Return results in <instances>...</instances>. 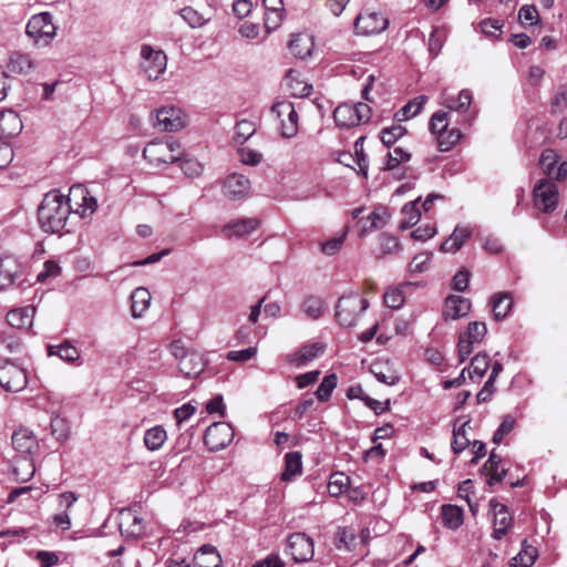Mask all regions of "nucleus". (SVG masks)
I'll return each mask as SVG.
<instances>
[{"instance_id": "nucleus-1", "label": "nucleus", "mask_w": 567, "mask_h": 567, "mask_svg": "<svg viewBox=\"0 0 567 567\" xmlns=\"http://www.w3.org/2000/svg\"><path fill=\"white\" fill-rule=\"evenodd\" d=\"M71 213L65 195L53 189L44 195L38 209L40 226L45 233H59L65 228Z\"/></svg>"}, {"instance_id": "nucleus-2", "label": "nucleus", "mask_w": 567, "mask_h": 567, "mask_svg": "<svg viewBox=\"0 0 567 567\" xmlns=\"http://www.w3.org/2000/svg\"><path fill=\"white\" fill-rule=\"evenodd\" d=\"M369 301L355 292L342 295L336 306V319L343 328L355 327Z\"/></svg>"}, {"instance_id": "nucleus-3", "label": "nucleus", "mask_w": 567, "mask_h": 567, "mask_svg": "<svg viewBox=\"0 0 567 567\" xmlns=\"http://www.w3.org/2000/svg\"><path fill=\"white\" fill-rule=\"evenodd\" d=\"M451 113L446 111L435 112L429 123L430 131L435 135L439 148L442 152L451 150L462 137L457 127H451Z\"/></svg>"}, {"instance_id": "nucleus-4", "label": "nucleus", "mask_w": 567, "mask_h": 567, "mask_svg": "<svg viewBox=\"0 0 567 567\" xmlns=\"http://www.w3.org/2000/svg\"><path fill=\"white\" fill-rule=\"evenodd\" d=\"M179 144L172 137L154 140L143 150L144 158L152 165L169 164L179 161Z\"/></svg>"}, {"instance_id": "nucleus-5", "label": "nucleus", "mask_w": 567, "mask_h": 567, "mask_svg": "<svg viewBox=\"0 0 567 567\" xmlns=\"http://www.w3.org/2000/svg\"><path fill=\"white\" fill-rule=\"evenodd\" d=\"M25 33L35 45L50 44L56 34L51 13L41 12L32 16L27 23Z\"/></svg>"}, {"instance_id": "nucleus-6", "label": "nucleus", "mask_w": 567, "mask_h": 567, "mask_svg": "<svg viewBox=\"0 0 567 567\" xmlns=\"http://www.w3.org/2000/svg\"><path fill=\"white\" fill-rule=\"evenodd\" d=\"M371 107L365 103H343L333 112V118L340 127H354L370 120Z\"/></svg>"}, {"instance_id": "nucleus-7", "label": "nucleus", "mask_w": 567, "mask_h": 567, "mask_svg": "<svg viewBox=\"0 0 567 567\" xmlns=\"http://www.w3.org/2000/svg\"><path fill=\"white\" fill-rule=\"evenodd\" d=\"M559 200L558 186L555 182L549 179L538 181L533 189V202L534 206L545 213H553Z\"/></svg>"}, {"instance_id": "nucleus-8", "label": "nucleus", "mask_w": 567, "mask_h": 567, "mask_svg": "<svg viewBox=\"0 0 567 567\" xmlns=\"http://www.w3.org/2000/svg\"><path fill=\"white\" fill-rule=\"evenodd\" d=\"M71 212L84 218L91 216L97 208V202L83 185H74L65 196Z\"/></svg>"}, {"instance_id": "nucleus-9", "label": "nucleus", "mask_w": 567, "mask_h": 567, "mask_svg": "<svg viewBox=\"0 0 567 567\" xmlns=\"http://www.w3.org/2000/svg\"><path fill=\"white\" fill-rule=\"evenodd\" d=\"M271 112L278 120L279 130L284 137L290 138L298 133L299 116L292 102L279 101L272 105Z\"/></svg>"}, {"instance_id": "nucleus-10", "label": "nucleus", "mask_w": 567, "mask_h": 567, "mask_svg": "<svg viewBox=\"0 0 567 567\" xmlns=\"http://www.w3.org/2000/svg\"><path fill=\"white\" fill-rule=\"evenodd\" d=\"M487 328L484 322L473 321L467 326L466 331L460 334L457 343L458 361L463 363L473 352L474 346L482 342L486 336Z\"/></svg>"}, {"instance_id": "nucleus-11", "label": "nucleus", "mask_w": 567, "mask_h": 567, "mask_svg": "<svg viewBox=\"0 0 567 567\" xmlns=\"http://www.w3.org/2000/svg\"><path fill=\"white\" fill-rule=\"evenodd\" d=\"M142 70L148 80H157L167 66V56L162 50H154L148 44L141 48Z\"/></svg>"}, {"instance_id": "nucleus-12", "label": "nucleus", "mask_w": 567, "mask_h": 567, "mask_svg": "<svg viewBox=\"0 0 567 567\" xmlns=\"http://www.w3.org/2000/svg\"><path fill=\"white\" fill-rule=\"evenodd\" d=\"M28 384L27 372L12 361L0 364V386L6 391L20 392Z\"/></svg>"}, {"instance_id": "nucleus-13", "label": "nucleus", "mask_w": 567, "mask_h": 567, "mask_svg": "<svg viewBox=\"0 0 567 567\" xmlns=\"http://www.w3.org/2000/svg\"><path fill=\"white\" fill-rule=\"evenodd\" d=\"M186 124L184 112L175 106H164L154 114V126L161 131L173 132L183 128Z\"/></svg>"}, {"instance_id": "nucleus-14", "label": "nucleus", "mask_w": 567, "mask_h": 567, "mask_svg": "<svg viewBox=\"0 0 567 567\" xmlns=\"http://www.w3.org/2000/svg\"><path fill=\"white\" fill-rule=\"evenodd\" d=\"M234 439L233 427L225 422H216L208 426L204 435L206 446L212 451L225 449Z\"/></svg>"}, {"instance_id": "nucleus-15", "label": "nucleus", "mask_w": 567, "mask_h": 567, "mask_svg": "<svg viewBox=\"0 0 567 567\" xmlns=\"http://www.w3.org/2000/svg\"><path fill=\"white\" fill-rule=\"evenodd\" d=\"M389 25L388 18L379 12H362L354 21V30L361 35H372L383 32Z\"/></svg>"}, {"instance_id": "nucleus-16", "label": "nucleus", "mask_w": 567, "mask_h": 567, "mask_svg": "<svg viewBox=\"0 0 567 567\" xmlns=\"http://www.w3.org/2000/svg\"><path fill=\"white\" fill-rule=\"evenodd\" d=\"M313 542L303 533H296L289 536L287 542V554L297 563L308 561L313 557Z\"/></svg>"}, {"instance_id": "nucleus-17", "label": "nucleus", "mask_w": 567, "mask_h": 567, "mask_svg": "<svg viewBox=\"0 0 567 567\" xmlns=\"http://www.w3.org/2000/svg\"><path fill=\"white\" fill-rule=\"evenodd\" d=\"M23 275L22 264L12 255L0 257V290L13 286Z\"/></svg>"}, {"instance_id": "nucleus-18", "label": "nucleus", "mask_w": 567, "mask_h": 567, "mask_svg": "<svg viewBox=\"0 0 567 567\" xmlns=\"http://www.w3.org/2000/svg\"><path fill=\"white\" fill-rule=\"evenodd\" d=\"M489 507L493 515V538L502 539L513 524V517L508 512L507 506L498 503L495 498L489 501Z\"/></svg>"}, {"instance_id": "nucleus-19", "label": "nucleus", "mask_w": 567, "mask_h": 567, "mask_svg": "<svg viewBox=\"0 0 567 567\" xmlns=\"http://www.w3.org/2000/svg\"><path fill=\"white\" fill-rule=\"evenodd\" d=\"M250 189L249 179L238 173L228 175L223 184V193L230 200H239L245 198Z\"/></svg>"}, {"instance_id": "nucleus-20", "label": "nucleus", "mask_w": 567, "mask_h": 567, "mask_svg": "<svg viewBox=\"0 0 567 567\" xmlns=\"http://www.w3.org/2000/svg\"><path fill=\"white\" fill-rule=\"evenodd\" d=\"M118 528L122 535L136 538L144 532V522L134 511L122 509L118 513Z\"/></svg>"}, {"instance_id": "nucleus-21", "label": "nucleus", "mask_w": 567, "mask_h": 567, "mask_svg": "<svg viewBox=\"0 0 567 567\" xmlns=\"http://www.w3.org/2000/svg\"><path fill=\"white\" fill-rule=\"evenodd\" d=\"M324 350L319 342L302 346L298 351L287 354L286 361L290 365L300 368L307 365L310 361L318 358Z\"/></svg>"}, {"instance_id": "nucleus-22", "label": "nucleus", "mask_w": 567, "mask_h": 567, "mask_svg": "<svg viewBox=\"0 0 567 567\" xmlns=\"http://www.w3.org/2000/svg\"><path fill=\"white\" fill-rule=\"evenodd\" d=\"M473 95L472 92L467 89H464L458 92L457 95H453L447 91L442 92L441 94V104L445 106L447 112H458L464 113L468 111L472 104Z\"/></svg>"}, {"instance_id": "nucleus-23", "label": "nucleus", "mask_w": 567, "mask_h": 567, "mask_svg": "<svg viewBox=\"0 0 567 567\" xmlns=\"http://www.w3.org/2000/svg\"><path fill=\"white\" fill-rule=\"evenodd\" d=\"M471 310V301L461 296H449L443 307V316L449 320L465 317Z\"/></svg>"}, {"instance_id": "nucleus-24", "label": "nucleus", "mask_w": 567, "mask_h": 567, "mask_svg": "<svg viewBox=\"0 0 567 567\" xmlns=\"http://www.w3.org/2000/svg\"><path fill=\"white\" fill-rule=\"evenodd\" d=\"M12 446L21 454L29 455L38 447V440L32 431L20 427L12 434Z\"/></svg>"}, {"instance_id": "nucleus-25", "label": "nucleus", "mask_w": 567, "mask_h": 567, "mask_svg": "<svg viewBox=\"0 0 567 567\" xmlns=\"http://www.w3.org/2000/svg\"><path fill=\"white\" fill-rule=\"evenodd\" d=\"M259 221L255 218H241L233 220L224 226L223 233L226 237H243L251 234L257 229Z\"/></svg>"}, {"instance_id": "nucleus-26", "label": "nucleus", "mask_w": 567, "mask_h": 567, "mask_svg": "<svg viewBox=\"0 0 567 567\" xmlns=\"http://www.w3.org/2000/svg\"><path fill=\"white\" fill-rule=\"evenodd\" d=\"M34 312L35 308L32 306L16 308L8 312L7 321L16 329H28L32 326Z\"/></svg>"}, {"instance_id": "nucleus-27", "label": "nucleus", "mask_w": 567, "mask_h": 567, "mask_svg": "<svg viewBox=\"0 0 567 567\" xmlns=\"http://www.w3.org/2000/svg\"><path fill=\"white\" fill-rule=\"evenodd\" d=\"M194 567H223V559L214 546H202L194 556Z\"/></svg>"}, {"instance_id": "nucleus-28", "label": "nucleus", "mask_w": 567, "mask_h": 567, "mask_svg": "<svg viewBox=\"0 0 567 567\" xmlns=\"http://www.w3.org/2000/svg\"><path fill=\"white\" fill-rule=\"evenodd\" d=\"M471 228L467 226H457L451 236L445 239L440 247L443 252H456L463 244L471 237Z\"/></svg>"}, {"instance_id": "nucleus-29", "label": "nucleus", "mask_w": 567, "mask_h": 567, "mask_svg": "<svg viewBox=\"0 0 567 567\" xmlns=\"http://www.w3.org/2000/svg\"><path fill=\"white\" fill-rule=\"evenodd\" d=\"M302 474V456L300 452H289L285 455V468L280 475L282 482H291Z\"/></svg>"}, {"instance_id": "nucleus-30", "label": "nucleus", "mask_w": 567, "mask_h": 567, "mask_svg": "<svg viewBox=\"0 0 567 567\" xmlns=\"http://www.w3.org/2000/svg\"><path fill=\"white\" fill-rule=\"evenodd\" d=\"M0 124L6 140L17 136L23 127L21 118L12 110L0 112Z\"/></svg>"}, {"instance_id": "nucleus-31", "label": "nucleus", "mask_w": 567, "mask_h": 567, "mask_svg": "<svg viewBox=\"0 0 567 567\" xmlns=\"http://www.w3.org/2000/svg\"><path fill=\"white\" fill-rule=\"evenodd\" d=\"M35 68V63L29 54L12 52L7 63V69L13 74H28Z\"/></svg>"}, {"instance_id": "nucleus-32", "label": "nucleus", "mask_w": 567, "mask_h": 567, "mask_svg": "<svg viewBox=\"0 0 567 567\" xmlns=\"http://www.w3.org/2000/svg\"><path fill=\"white\" fill-rule=\"evenodd\" d=\"M178 368L184 375L193 378L203 372L205 361L200 354L190 352L187 357L182 359V362H178Z\"/></svg>"}, {"instance_id": "nucleus-33", "label": "nucleus", "mask_w": 567, "mask_h": 567, "mask_svg": "<svg viewBox=\"0 0 567 567\" xmlns=\"http://www.w3.org/2000/svg\"><path fill=\"white\" fill-rule=\"evenodd\" d=\"M131 310L134 318H140L148 309L151 303V293L144 287L136 288L131 295Z\"/></svg>"}, {"instance_id": "nucleus-34", "label": "nucleus", "mask_w": 567, "mask_h": 567, "mask_svg": "<svg viewBox=\"0 0 567 567\" xmlns=\"http://www.w3.org/2000/svg\"><path fill=\"white\" fill-rule=\"evenodd\" d=\"M35 473V466L30 455L18 456L13 462V475L17 481L27 482Z\"/></svg>"}, {"instance_id": "nucleus-35", "label": "nucleus", "mask_w": 567, "mask_h": 567, "mask_svg": "<svg viewBox=\"0 0 567 567\" xmlns=\"http://www.w3.org/2000/svg\"><path fill=\"white\" fill-rule=\"evenodd\" d=\"M289 48L295 56L305 59L311 54L313 41L308 34H296L290 40Z\"/></svg>"}, {"instance_id": "nucleus-36", "label": "nucleus", "mask_w": 567, "mask_h": 567, "mask_svg": "<svg viewBox=\"0 0 567 567\" xmlns=\"http://www.w3.org/2000/svg\"><path fill=\"white\" fill-rule=\"evenodd\" d=\"M427 102L426 95H419L413 100L409 101L404 106H402L394 115V118L399 122L406 121L415 115H417L425 103Z\"/></svg>"}, {"instance_id": "nucleus-37", "label": "nucleus", "mask_w": 567, "mask_h": 567, "mask_svg": "<svg viewBox=\"0 0 567 567\" xmlns=\"http://www.w3.org/2000/svg\"><path fill=\"white\" fill-rule=\"evenodd\" d=\"M49 355H58L63 361L73 363L80 358V352L71 342L64 341L58 346L48 347Z\"/></svg>"}, {"instance_id": "nucleus-38", "label": "nucleus", "mask_w": 567, "mask_h": 567, "mask_svg": "<svg viewBox=\"0 0 567 567\" xmlns=\"http://www.w3.org/2000/svg\"><path fill=\"white\" fill-rule=\"evenodd\" d=\"M167 440V433L161 425L148 429L144 434V444L150 451L159 450Z\"/></svg>"}, {"instance_id": "nucleus-39", "label": "nucleus", "mask_w": 567, "mask_h": 567, "mask_svg": "<svg viewBox=\"0 0 567 567\" xmlns=\"http://www.w3.org/2000/svg\"><path fill=\"white\" fill-rule=\"evenodd\" d=\"M442 520L445 527L457 529L463 524V509L456 505H443Z\"/></svg>"}, {"instance_id": "nucleus-40", "label": "nucleus", "mask_w": 567, "mask_h": 567, "mask_svg": "<svg viewBox=\"0 0 567 567\" xmlns=\"http://www.w3.org/2000/svg\"><path fill=\"white\" fill-rule=\"evenodd\" d=\"M420 199L405 204L401 210L402 218L400 228L408 229L414 226L421 218V212L417 207Z\"/></svg>"}, {"instance_id": "nucleus-41", "label": "nucleus", "mask_w": 567, "mask_h": 567, "mask_svg": "<svg viewBox=\"0 0 567 567\" xmlns=\"http://www.w3.org/2000/svg\"><path fill=\"white\" fill-rule=\"evenodd\" d=\"M513 306L509 293L499 292L492 297V308L495 319L499 320L505 318L511 311Z\"/></svg>"}, {"instance_id": "nucleus-42", "label": "nucleus", "mask_w": 567, "mask_h": 567, "mask_svg": "<svg viewBox=\"0 0 567 567\" xmlns=\"http://www.w3.org/2000/svg\"><path fill=\"white\" fill-rule=\"evenodd\" d=\"M302 312L311 320L319 319L324 310V302L320 297L308 296L301 303Z\"/></svg>"}, {"instance_id": "nucleus-43", "label": "nucleus", "mask_w": 567, "mask_h": 567, "mask_svg": "<svg viewBox=\"0 0 567 567\" xmlns=\"http://www.w3.org/2000/svg\"><path fill=\"white\" fill-rule=\"evenodd\" d=\"M411 154L404 151L402 147H394L393 151L386 153L383 158L382 169L392 171L398 167L401 163L409 162Z\"/></svg>"}, {"instance_id": "nucleus-44", "label": "nucleus", "mask_w": 567, "mask_h": 567, "mask_svg": "<svg viewBox=\"0 0 567 567\" xmlns=\"http://www.w3.org/2000/svg\"><path fill=\"white\" fill-rule=\"evenodd\" d=\"M538 557L537 548L528 545L527 540L522 543V549L519 553L513 558V561L517 564L518 567H532Z\"/></svg>"}, {"instance_id": "nucleus-45", "label": "nucleus", "mask_w": 567, "mask_h": 567, "mask_svg": "<svg viewBox=\"0 0 567 567\" xmlns=\"http://www.w3.org/2000/svg\"><path fill=\"white\" fill-rule=\"evenodd\" d=\"M458 420L455 421L454 429H453V441H452V450L454 454H460L463 452L470 444V440L466 436V430L465 427L468 425V421H464L460 424V426H456Z\"/></svg>"}, {"instance_id": "nucleus-46", "label": "nucleus", "mask_w": 567, "mask_h": 567, "mask_svg": "<svg viewBox=\"0 0 567 567\" xmlns=\"http://www.w3.org/2000/svg\"><path fill=\"white\" fill-rule=\"evenodd\" d=\"M371 371L377 380L384 384L394 385L399 381V377L395 372L381 362H374L371 365Z\"/></svg>"}, {"instance_id": "nucleus-47", "label": "nucleus", "mask_w": 567, "mask_h": 567, "mask_svg": "<svg viewBox=\"0 0 567 567\" xmlns=\"http://www.w3.org/2000/svg\"><path fill=\"white\" fill-rule=\"evenodd\" d=\"M350 478L343 473H333L328 483V493L330 496L337 497L341 495L349 486Z\"/></svg>"}, {"instance_id": "nucleus-48", "label": "nucleus", "mask_w": 567, "mask_h": 567, "mask_svg": "<svg viewBox=\"0 0 567 567\" xmlns=\"http://www.w3.org/2000/svg\"><path fill=\"white\" fill-rule=\"evenodd\" d=\"M337 384L338 378L334 373L326 375L316 390L315 395L320 402H327L330 399L331 393L336 389Z\"/></svg>"}, {"instance_id": "nucleus-49", "label": "nucleus", "mask_w": 567, "mask_h": 567, "mask_svg": "<svg viewBox=\"0 0 567 567\" xmlns=\"http://www.w3.org/2000/svg\"><path fill=\"white\" fill-rule=\"evenodd\" d=\"M400 249V243L396 237L383 234L380 236V249L377 254L378 258H383L388 255H392Z\"/></svg>"}, {"instance_id": "nucleus-50", "label": "nucleus", "mask_w": 567, "mask_h": 567, "mask_svg": "<svg viewBox=\"0 0 567 567\" xmlns=\"http://www.w3.org/2000/svg\"><path fill=\"white\" fill-rule=\"evenodd\" d=\"M489 367V358L486 353H477L471 361L470 378H482Z\"/></svg>"}, {"instance_id": "nucleus-51", "label": "nucleus", "mask_w": 567, "mask_h": 567, "mask_svg": "<svg viewBox=\"0 0 567 567\" xmlns=\"http://www.w3.org/2000/svg\"><path fill=\"white\" fill-rule=\"evenodd\" d=\"M389 220V214L385 209H375L368 216L369 226H364L362 231H371L383 228Z\"/></svg>"}, {"instance_id": "nucleus-52", "label": "nucleus", "mask_w": 567, "mask_h": 567, "mask_svg": "<svg viewBox=\"0 0 567 567\" xmlns=\"http://www.w3.org/2000/svg\"><path fill=\"white\" fill-rule=\"evenodd\" d=\"M405 133V127H403L400 124H395L392 125L391 127H385L381 131V141L385 146L390 147Z\"/></svg>"}, {"instance_id": "nucleus-53", "label": "nucleus", "mask_w": 567, "mask_h": 567, "mask_svg": "<svg viewBox=\"0 0 567 567\" xmlns=\"http://www.w3.org/2000/svg\"><path fill=\"white\" fill-rule=\"evenodd\" d=\"M515 424L516 420L513 415H505L493 435V442L495 444H499L503 441V439L514 430Z\"/></svg>"}, {"instance_id": "nucleus-54", "label": "nucleus", "mask_w": 567, "mask_h": 567, "mask_svg": "<svg viewBox=\"0 0 567 567\" xmlns=\"http://www.w3.org/2000/svg\"><path fill=\"white\" fill-rule=\"evenodd\" d=\"M347 237V230H344L341 235L330 238L320 244L321 252L326 256H333L340 251L344 240Z\"/></svg>"}, {"instance_id": "nucleus-55", "label": "nucleus", "mask_w": 567, "mask_h": 567, "mask_svg": "<svg viewBox=\"0 0 567 567\" xmlns=\"http://www.w3.org/2000/svg\"><path fill=\"white\" fill-rule=\"evenodd\" d=\"M296 74H297V72L293 71V70H290L287 73V80L289 82V86H290L291 93L293 95H298V96H308V95H310L312 86L307 84V83L297 81V79L295 76Z\"/></svg>"}, {"instance_id": "nucleus-56", "label": "nucleus", "mask_w": 567, "mask_h": 567, "mask_svg": "<svg viewBox=\"0 0 567 567\" xmlns=\"http://www.w3.org/2000/svg\"><path fill=\"white\" fill-rule=\"evenodd\" d=\"M179 14L190 28H199L206 22L205 18L192 7L183 8Z\"/></svg>"}, {"instance_id": "nucleus-57", "label": "nucleus", "mask_w": 567, "mask_h": 567, "mask_svg": "<svg viewBox=\"0 0 567 567\" xmlns=\"http://www.w3.org/2000/svg\"><path fill=\"white\" fill-rule=\"evenodd\" d=\"M256 132L255 124L248 120H241L236 124L235 140L238 143L246 142Z\"/></svg>"}, {"instance_id": "nucleus-58", "label": "nucleus", "mask_w": 567, "mask_h": 567, "mask_svg": "<svg viewBox=\"0 0 567 567\" xmlns=\"http://www.w3.org/2000/svg\"><path fill=\"white\" fill-rule=\"evenodd\" d=\"M181 169L188 177H198L203 173V165L196 158H181Z\"/></svg>"}, {"instance_id": "nucleus-59", "label": "nucleus", "mask_w": 567, "mask_h": 567, "mask_svg": "<svg viewBox=\"0 0 567 567\" xmlns=\"http://www.w3.org/2000/svg\"><path fill=\"white\" fill-rule=\"evenodd\" d=\"M480 27L484 34L497 38L502 33L504 22L497 19L487 18L481 21Z\"/></svg>"}, {"instance_id": "nucleus-60", "label": "nucleus", "mask_w": 567, "mask_h": 567, "mask_svg": "<svg viewBox=\"0 0 567 567\" xmlns=\"http://www.w3.org/2000/svg\"><path fill=\"white\" fill-rule=\"evenodd\" d=\"M285 10L265 11V28L267 32L277 30L284 20Z\"/></svg>"}, {"instance_id": "nucleus-61", "label": "nucleus", "mask_w": 567, "mask_h": 567, "mask_svg": "<svg viewBox=\"0 0 567 567\" xmlns=\"http://www.w3.org/2000/svg\"><path fill=\"white\" fill-rule=\"evenodd\" d=\"M238 154L240 162L245 165L256 166L262 161V154L249 147H240Z\"/></svg>"}, {"instance_id": "nucleus-62", "label": "nucleus", "mask_w": 567, "mask_h": 567, "mask_svg": "<svg viewBox=\"0 0 567 567\" xmlns=\"http://www.w3.org/2000/svg\"><path fill=\"white\" fill-rule=\"evenodd\" d=\"M567 109V87L561 85L556 91L551 100V111L555 113H561Z\"/></svg>"}, {"instance_id": "nucleus-63", "label": "nucleus", "mask_w": 567, "mask_h": 567, "mask_svg": "<svg viewBox=\"0 0 567 567\" xmlns=\"http://www.w3.org/2000/svg\"><path fill=\"white\" fill-rule=\"evenodd\" d=\"M481 471L486 476L488 486L503 482L507 474V470L501 467V465L493 466V470H484V467H482Z\"/></svg>"}, {"instance_id": "nucleus-64", "label": "nucleus", "mask_w": 567, "mask_h": 567, "mask_svg": "<svg viewBox=\"0 0 567 567\" xmlns=\"http://www.w3.org/2000/svg\"><path fill=\"white\" fill-rule=\"evenodd\" d=\"M384 302L391 309H399L404 302L403 292L398 288H391L384 293Z\"/></svg>"}]
</instances>
